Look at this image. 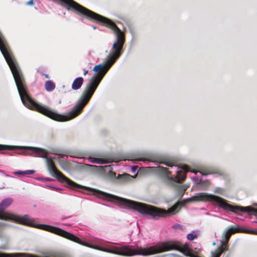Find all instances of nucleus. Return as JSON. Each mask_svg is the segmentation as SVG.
I'll return each mask as SVG.
<instances>
[{
    "label": "nucleus",
    "instance_id": "1",
    "mask_svg": "<svg viewBox=\"0 0 257 257\" xmlns=\"http://www.w3.org/2000/svg\"><path fill=\"white\" fill-rule=\"evenodd\" d=\"M7 150H16V153L20 155H30L41 157L46 159L47 166L51 176L55 177L59 181L64 182V175L55 167L52 160L47 157V152L42 148L20 146H11L0 144V153L6 154Z\"/></svg>",
    "mask_w": 257,
    "mask_h": 257
},
{
    "label": "nucleus",
    "instance_id": "2",
    "mask_svg": "<svg viewBox=\"0 0 257 257\" xmlns=\"http://www.w3.org/2000/svg\"><path fill=\"white\" fill-rule=\"evenodd\" d=\"M61 230L63 231L61 232H60V233H56V234L90 248L122 255L131 256L136 255H149V247L142 248L138 246L135 247L130 245H123L120 247L119 249L117 247H113L112 249H103L98 246L91 245L85 241L81 240L79 237L70 232L65 231L62 229Z\"/></svg>",
    "mask_w": 257,
    "mask_h": 257
},
{
    "label": "nucleus",
    "instance_id": "3",
    "mask_svg": "<svg viewBox=\"0 0 257 257\" xmlns=\"http://www.w3.org/2000/svg\"><path fill=\"white\" fill-rule=\"evenodd\" d=\"M13 202V199L10 197L4 199L0 203V219L5 220H12L16 222L25 225L34 227L37 228L47 231L56 234L62 232L61 229L49 225L36 224L34 219L31 218L28 215H24L23 216L15 215L11 213L4 212L6 208L11 205Z\"/></svg>",
    "mask_w": 257,
    "mask_h": 257
},
{
    "label": "nucleus",
    "instance_id": "4",
    "mask_svg": "<svg viewBox=\"0 0 257 257\" xmlns=\"http://www.w3.org/2000/svg\"><path fill=\"white\" fill-rule=\"evenodd\" d=\"M162 163L170 167V169L162 167V171L168 178L169 184L174 188L177 191L178 195L182 197L188 186L186 185H181L179 183L185 180L187 172H192L196 174L197 171L196 170L191 171L188 166L185 165L179 167L169 161L164 162Z\"/></svg>",
    "mask_w": 257,
    "mask_h": 257
},
{
    "label": "nucleus",
    "instance_id": "5",
    "mask_svg": "<svg viewBox=\"0 0 257 257\" xmlns=\"http://www.w3.org/2000/svg\"><path fill=\"white\" fill-rule=\"evenodd\" d=\"M186 200H192L196 201L212 202L217 205L219 208L226 211H229L236 213L237 211H239L242 212L248 213L249 215L253 214L255 216H257V209L253 208L250 206L242 207L233 206L227 203L225 200L219 196L209 194L205 192L199 193L196 195L186 199Z\"/></svg>",
    "mask_w": 257,
    "mask_h": 257
},
{
    "label": "nucleus",
    "instance_id": "6",
    "mask_svg": "<svg viewBox=\"0 0 257 257\" xmlns=\"http://www.w3.org/2000/svg\"><path fill=\"white\" fill-rule=\"evenodd\" d=\"M171 250H177L186 256L195 257L196 254L191 252L189 244L185 243L181 244L177 241H168L149 247V255L158 253Z\"/></svg>",
    "mask_w": 257,
    "mask_h": 257
},
{
    "label": "nucleus",
    "instance_id": "7",
    "mask_svg": "<svg viewBox=\"0 0 257 257\" xmlns=\"http://www.w3.org/2000/svg\"><path fill=\"white\" fill-rule=\"evenodd\" d=\"M236 232H243L252 234H257V231L255 230L247 229L244 228L240 227H230L224 231L223 235L224 238L223 240L228 242L231 235Z\"/></svg>",
    "mask_w": 257,
    "mask_h": 257
},
{
    "label": "nucleus",
    "instance_id": "8",
    "mask_svg": "<svg viewBox=\"0 0 257 257\" xmlns=\"http://www.w3.org/2000/svg\"><path fill=\"white\" fill-rule=\"evenodd\" d=\"M85 168L93 171H102L110 173L113 170L112 166L111 165H105L104 166H97L89 164H85Z\"/></svg>",
    "mask_w": 257,
    "mask_h": 257
},
{
    "label": "nucleus",
    "instance_id": "9",
    "mask_svg": "<svg viewBox=\"0 0 257 257\" xmlns=\"http://www.w3.org/2000/svg\"><path fill=\"white\" fill-rule=\"evenodd\" d=\"M0 257H37L35 255L28 253L16 252V253H0Z\"/></svg>",
    "mask_w": 257,
    "mask_h": 257
},
{
    "label": "nucleus",
    "instance_id": "10",
    "mask_svg": "<svg viewBox=\"0 0 257 257\" xmlns=\"http://www.w3.org/2000/svg\"><path fill=\"white\" fill-rule=\"evenodd\" d=\"M88 160L91 163L97 164H105L112 161V160H111V159L109 160H106L104 159L93 158L91 157L88 158Z\"/></svg>",
    "mask_w": 257,
    "mask_h": 257
},
{
    "label": "nucleus",
    "instance_id": "11",
    "mask_svg": "<svg viewBox=\"0 0 257 257\" xmlns=\"http://www.w3.org/2000/svg\"><path fill=\"white\" fill-rule=\"evenodd\" d=\"M84 80L82 77L75 78L72 84V88L74 90L80 89L83 84Z\"/></svg>",
    "mask_w": 257,
    "mask_h": 257
},
{
    "label": "nucleus",
    "instance_id": "12",
    "mask_svg": "<svg viewBox=\"0 0 257 257\" xmlns=\"http://www.w3.org/2000/svg\"><path fill=\"white\" fill-rule=\"evenodd\" d=\"M221 244L217 248V250H219L221 251V253L226 250H228V242L226 241H224L223 240H221L220 241Z\"/></svg>",
    "mask_w": 257,
    "mask_h": 257
},
{
    "label": "nucleus",
    "instance_id": "13",
    "mask_svg": "<svg viewBox=\"0 0 257 257\" xmlns=\"http://www.w3.org/2000/svg\"><path fill=\"white\" fill-rule=\"evenodd\" d=\"M55 85L53 82L50 80H48L45 83V88L47 91H51L54 89Z\"/></svg>",
    "mask_w": 257,
    "mask_h": 257
},
{
    "label": "nucleus",
    "instance_id": "14",
    "mask_svg": "<svg viewBox=\"0 0 257 257\" xmlns=\"http://www.w3.org/2000/svg\"><path fill=\"white\" fill-rule=\"evenodd\" d=\"M198 234L196 233L195 231H192L191 233L187 234V238L189 240H193L195 238H196Z\"/></svg>",
    "mask_w": 257,
    "mask_h": 257
},
{
    "label": "nucleus",
    "instance_id": "15",
    "mask_svg": "<svg viewBox=\"0 0 257 257\" xmlns=\"http://www.w3.org/2000/svg\"><path fill=\"white\" fill-rule=\"evenodd\" d=\"M46 186L51 190H55L56 191H60L63 190L62 188L55 186L51 184L47 183Z\"/></svg>",
    "mask_w": 257,
    "mask_h": 257
},
{
    "label": "nucleus",
    "instance_id": "16",
    "mask_svg": "<svg viewBox=\"0 0 257 257\" xmlns=\"http://www.w3.org/2000/svg\"><path fill=\"white\" fill-rule=\"evenodd\" d=\"M211 254L210 257H220L221 254V251L216 249L214 251H211Z\"/></svg>",
    "mask_w": 257,
    "mask_h": 257
},
{
    "label": "nucleus",
    "instance_id": "17",
    "mask_svg": "<svg viewBox=\"0 0 257 257\" xmlns=\"http://www.w3.org/2000/svg\"><path fill=\"white\" fill-rule=\"evenodd\" d=\"M23 173L25 174V175H30V174H34L35 173V171L33 170H26V171H24Z\"/></svg>",
    "mask_w": 257,
    "mask_h": 257
},
{
    "label": "nucleus",
    "instance_id": "18",
    "mask_svg": "<svg viewBox=\"0 0 257 257\" xmlns=\"http://www.w3.org/2000/svg\"><path fill=\"white\" fill-rule=\"evenodd\" d=\"M173 228L174 229H182L183 227L181 224H176L173 226Z\"/></svg>",
    "mask_w": 257,
    "mask_h": 257
},
{
    "label": "nucleus",
    "instance_id": "19",
    "mask_svg": "<svg viewBox=\"0 0 257 257\" xmlns=\"http://www.w3.org/2000/svg\"><path fill=\"white\" fill-rule=\"evenodd\" d=\"M23 172H24V171H18L15 172L14 173V174L15 175H20L24 176L25 174Z\"/></svg>",
    "mask_w": 257,
    "mask_h": 257
},
{
    "label": "nucleus",
    "instance_id": "20",
    "mask_svg": "<svg viewBox=\"0 0 257 257\" xmlns=\"http://www.w3.org/2000/svg\"><path fill=\"white\" fill-rule=\"evenodd\" d=\"M214 192L218 194H221L222 193V190L221 188H216L215 189Z\"/></svg>",
    "mask_w": 257,
    "mask_h": 257
},
{
    "label": "nucleus",
    "instance_id": "21",
    "mask_svg": "<svg viewBox=\"0 0 257 257\" xmlns=\"http://www.w3.org/2000/svg\"><path fill=\"white\" fill-rule=\"evenodd\" d=\"M36 180L41 181V182H44L45 181V177H36L35 178Z\"/></svg>",
    "mask_w": 257,
    "mask_h": 257
},
{
    "label": "nucleus",
    "instance_id": "22",
    "mask_svg": "<svg viewBox=\"0 0 257 257\" xmlns=\"http://www.w3.org/2000/svg\"><path fill=\"white\" fill-rule=\"evenodd\" d=\"M205 172H206V174H206H212L213 172H212V171L210 169H205Z\"/></svg>",
    "mask_w": 257,
    "mask_h": 257
},
{
    "label": "nucleus",
    "instance_id": "23",
    "mask_svg": "<svg viewBox=\"0 0 257 257\" xmlns=\"http://www.w3.org/2000/svg\"><path fill=\"white\" fill-rule=\"evenodd\" d=\"M26 5H28V6H32L34 5V1L33 0H30L29 2H27L26 4Z\"/></svg>",
    "mask_w": 257,
    "mask_h": 257
},
{
    "label": "nucleus",
    "instance_id": "24",
    "mask_svg": "<svg viewBox=\"0 0 257 257\" xmlns=\"http://www.w3.org/2000/svg\"><path fill=\"white\" fill-rule=\"evenodd\" d=\"M67 156H69L71 158H79V157L77 155H73L72 154H70L69 155H65Z\"/></svg>",
    "mask_w": 257,
    "mask_h": 257
},
{
    "label": "nucleus",
    "instance_id": "25",
    "mask_svg": "<svg viewBox=\"0 0 257 257\" xmlns=\"http://www.w3.org/2000/svg\"><path fill=\"white\" fill-rule=\"evenodd\" d=\"M45 181H54L55 180L49 177H45Z\"/></svg>",
    "mask_w": 257,
    "mask_h": 257
},
{
    "label": "nucleus",
    "instance_id": "26",
    "mask_svg": "<svg viewBox=\"0 0 257 257\" xmlns=\"http://www.w3.org/2000/svg\"><path fill=\"white\" fill-rule=\"evenodd\" d=\"M98 240H99V239H98L97 238H94L93 239L90 240V241L92 242H97V241Z\"/></svg>",
    "mask_w": 257,
    "mask_h": 257
},
{
    "label": "nucleus",
    "instance_id": "27",
    "mask_svg": "<svg viewBox=\"0 0 257 257\" xmlns=\"http://www.w3.org/2000/svg\"><path fill=\"white\" fill-rule=\"evenodd\" d=\"M88 72V71L87 70L84 69V75H85L86 74H87Z\"/></svg>",
    "mask_w": 257,
    "mask_h": 257
},
{
    "label": "nucleus",
    "instance_id": "28",
    "mask_svg": "<svg viewBox=\"0 0 257 257\" xmlns=\"http://www.w3.org/2000/svg\"><path fill=\"white\" fill-rule=\"evenodd\" d=\"M92 28H93V29H94V30H95V29H96V28H97V27H96V26H92Z\"/></svg>",
    "mask_w": 257,
    "mask_h": 257
},
{
    "label": "nucleus",
    "instance_id": "29",
    "mask_svg": "<svg viewBox=\"0 0 257 257\" xmlns=\"http://www.w3.org/2000/svg\"><path fill=\"white\" fill-rule=\"evenodd\" d=\"M68 217H64V218H61V220H64V219H67V218H68Z\"/></svg>",
    "mask_w": 257,
    "mask_h": 257
},
{
    "label": "nucleus",
    "instance_id": "30",
    "mask_svg": "<svg viewBox=\"0 0 257 257\" xmlns=\"http://www.w3.org/2000/svg\"><path fill=\"white\" fill-rule=\"evenodd\" d=\"M135 168H137V166H133V169H135Z\"/></svg>",
    "mask_w": 257,
    "mask_h": 257
},
{
    "label": "nucleus",
    "instance_id": "31",
    "mask_svg": "<svg viewBox=\"0 0 257 257\" xmlns=\"http://www.w3.org/2000/svg\"><path fill=\"white\" fill-rule=\"evenodd\" d=\"M229 255H230L229 253H228V254H227V255L225 257H229Z\"/></svg>",
    "mask_w": 257,
    "mask_h": 257
},
{
    "label": "nucleus",
    "instance_id": "32",
    "mask_svg": "<svg viewBox=\"0 0 257 257\" xmlns=\"http://www.w3.org/2000/svg\"><path fill=\"white\" fill-rule=\"evenodd\" d=\"M45 76H46V77L49 78V76H48V74L45 75Z\"/></svg>",
    "mask_w": 257,
    "mask_h": 257
},
{
    "label": "nucleus",
    "instance_id": "33",
    "mask_svg": "<svg viewBox=\"0 0 257 257\" xmlns=\"http://www.w3.org/2000/svg\"><path fill=\"white\" fill-rule=\"evenodd\" d=\"M252 223H257V221H252Z\"/></svg>",
    "mask_w": 257,
    "mask_h": 257
},
{
    "label": "nucleus",
    "instance_id": "34",
    "mask_svg": "<svg viewBox=\"0 0 257 257\" xmlns=\"http://www.w3.org/2000/svg\"><path fill=\"white\" fill-rule=\"evenodd\" d=\"M201 174H202V175H204L205 174H203L202 172H200Z\"/></svg>",
    "mask_w": 257,
    "mask_h": 257
},
{
    "label": "nucleus",
    "instance_id": "35",
    "mask_svg": "<svg viewBox=\"0 0 257 257\" xmlns=\"http://www.w3.org/2000/svg\"><path fill=\"white\" fill-rule=\"evenodd\" d=\"M1 248L3 249H6L5 248H3V247H1Z\"/></svg>",
    "mask_w": 257,
    "mask_h": 257
},
{
    "label": "nucleus",
    "instance_id": "36",
    "mask_svg": "<svg viewBox=\"0 0 257 257\" xmlns=\"http://www.w3.org/2000/svg\"><path fill=\"white\" fill-rule=\"evenodd\" d=\"M5 176H9V175H6V174L5 175Z\"/></svg>",
    "mask_w": 257,
    "mask_h": 257
},
{
    "label": "nucleus",
    "instance_id": "37",
    "mask_svg": "<svg viewBox=\"0 0 257 257\" xmlns=\"http://www.w3.org/2000/svg\"><path fill=\"white\" fill-rule=\"evenodd\" d=\"M0 172L1 173H2V171L0 170Z\"/></svg>",
    "mask_w": 257,
    "mask_h": 257
}]
</instances>
